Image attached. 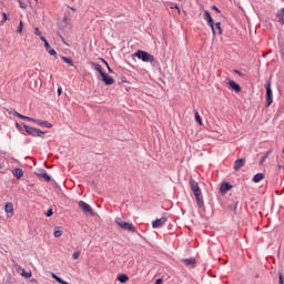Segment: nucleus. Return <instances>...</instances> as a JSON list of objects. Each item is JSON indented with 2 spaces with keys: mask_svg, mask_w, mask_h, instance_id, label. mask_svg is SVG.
Returning a JSON list of instances; mask_svg holds the SVG:
<instances>
[{
  "mask_svg": "<svg viewBox=\"0 0 284 284\" xmlns=\"http://www.w3.org/2000/svg\"><path fill=\"white\" fill-rule=\"evenodd\" d=\"M23 276H24L26 278H30V276H32V273H24Z\"/></svg>",
  "mask_w": 284,
  "mask_h": 284,
  "instance_id": "e433bc0d",
  "label": "nucleus"
},
{
  "mask_svg": "<svg viewBox=\"0 0 284 284\" xmlns=\"http://www.w3.org/2000/svg\"><path fill=\"white\" fill-rule=\"evenodd\" d=\"M79 256H81V252L75 251L72 255V258H74V261H77V258H79Z\"/></svg>",
  "mask_w": 284,
  "mask_h": 284,
  "instance_id": "7c9ffc66",
  "label": "nucleus"
},
{
  "mask_svg": "<svg viewBox=\"0 0 284 284\" xmlns=\"http://www.w3.org/2000/svg\"><path fill=\"white\" fill-rule=\"evenodd\" d=\"M51 57H57V51L54 49H49L47 51Z\"/></svg>",
  "mask_w": 284,
  "mask_h": 284,
  "instance_id": "c756f323",
  "label": "nucleus"
},
{
  "mask_svg": "<svg viewBox=\"0 0 284 284\" xmlns=\"http://www.w3.org/2000/svg\"><path fill=\"white\" fill-rule=\"evenodd\" d=\"M44 48H45L47 52L52 49V47L50 45V43L48 41H45Z\"/></svg>",
  "mask_w": 284,
  "mask_h": 284,
  "instance_id": "473e14b6",
  "label": "nucleus"
},
{
  "mask_svg": "<svg viewBox=\"0 0 284 284\" xmlns=\"http://www.w3.org/2000/svg\"><path fill=\"white\" fill-rule=\"evenodd\" d=\"M203 19L207 22V26H210L213 36L216 37V29H214V19H212V14H210V11H204Z\"/></svg>",
  "mask_w": 284,
  "mask_h": 284,
  "instance_id": "423d86ee",
  "label": "nucleus"
},
{
  "mask_svg": "<svg viewBox=\"0 0 284 284\" xmlns=\"http://www.w3.org/2000/svg\"><path fill=\"white\" fill-rule=\"evenodd\" d=\"M229 85L232 88V90H234V92H241V85H239V83L235 81L230 80Z\"/></svg>",
  "mask_w": 284,
  "mask_h": 284,
  "instance_id": "dca6fc26",
  "label": "nucleus"
},
{
  "mask_svg": "<svg viewBox=\"0 0 284 284\" xmlns=\"http://www.w3.org/2000/svg\"><path fill=\"white\" fill-rule=\"evenodd\" d=\"M234 72H235V74H239V77H242V73H241V71H239V70H235Z\"/></svg>",
  "mask_w": 284,
  "mask_h": 284,
  "instance_id": "ea45409f",
  "label": "nucleus"
},
{
  "mask_svg": "<svg viewBox=\"0 0 284 284\" xmlns=\"http://www.w3.org/2000/svg\"><path fill=\"white\" fill-rule=\"evenodd\" d=\"M265 88H266V108H270V105H272V103L274 102L273 93H272V82L267 81Z\"/></svg>",
  "mask_w": 284,
  "mask_h": 284,
  "instance_id": "39448f33",
  "label": "nucleus"
},
{
  "mask_svg": "<svg viewBox=\"0 0 284 284\" xmlns=\"http://www.w3.org/2000/svg\"><path fill=\"white\" fill-rule=\"evenodd\" d=\"M7 112L9 113V114H13V116H18V119H28V116H26V115H22L21 113H19V112H17V111H10V110H7Z\"/></svg>",
  "mask_w": 284,
  "mask_h": 284,
  "instance_id": "6ab92c4d",
  "label": "nucleus"
},
{
  "mask_svg": "<svg viewBox=\"0 0 284 284\" xmlns=\"http://www.w3.org/2000/svg\"><path fill=\"white\" fill-rule=\"evenodd\" d=\"M61 92H63V90L61 88H58V94L61 95Z\"/></svg>",
  "mask_w": 284,
  "mask_h": 284,
  "instance_id": "a19ab883",
  "label": "nucleus"
},
{
  "mask_svg": "<svg viewBox=\"0 0 284 284\" xmlns=\"http://www.w3.org/2000/svg\"><path fill=\"white\" fill-rule=\"evenodd\" d=\"M23 128L27 132V134H30L31 136H43V131L37 129V128H32L30 125H26L23 124Z\"/></svg>",
  "mask_w": 284,
  "mask_h": 284,
  "instance_id": "0eeeda50",
  "label": "nucleus"
},
{
  "mask_svg": "<svg viewBox=\"0 0 284 284\" xmlns=\"http://www.w3.org/2000/svg\"><path fill=\"white\" fill-rule=\"evenodd\" d=\"M171 10H179V13H181V9H179V4L171 3Z\"/></svg>",
  "mask_w": 284,
  "mask_h": 284,
  "instance_id": "c85d7f7f",
  "label": "nucleus"
},
{
  "mask_svg": "<svg viewBox=\"0 0 284 284\" xmlns=\"http://www.w3.org/2000/svg\"><path fill=\"white\" fill-rule=\"evenodd\" d=\"M4 21H8V14L6 12H2L1 24H3Z\"/></svg>",
  "mask_w": 284,
  "mask_h": 284,
  "instance_id": "2f4dec72",
  "label": "nucleus"
},
{
  "mask_svg": "<svg viewBox=\"0 0 284 284\" xmlns=\"http://www.w3.org/2000/svg\"><path fill=\"white\" fill-rule=\"evenodd\" d=\"M100 77L105 85H112L114 83V79H112V77L108 75L105 72H103Z\"/></svg>",
  "mask_w": 284,
  "mask_h": 284,
  "instance_id": "9d476101",
  "label": "nucleus"
},
{
  "mask_svg": "<svg viewBox=\"0 0 284 284\" xmlns=\"http://www.w3.org/2000/svg\"><path fill=\"white\" fill-rule=\"evenodd\" d=\"M17 32L19 34H21L23 32V21H20L19 26H18V29H17Z\"/></svg>",
  "mask_w": 284,
  "mask_h": 284,
  "instance_id": "cd10ccee",
  "label": "nucleus"
},
{
  "mask_svg": "<svg viewBox=\"0 0 284 284\" xmlns=\"http://www.w3.org/2000/svg\"><path fill=\"white\" fill-rule=\"evenodd\" d=\"M0 170H3V163L0 162Z\"/></svg>",
  "mask_w": 284,
  "mask_h": 284,
  "instance_id": "49530a36",
  "label": "nucleus"
},
{
  "mask_svg": "<svg viewBox=\"0 0 284 284\" xmlns=\"http://www.w3.org/2000/svg\"><path fill=\"white\" fill-rule=\"evenodd\" d=\"M34 34H36L37 37H41V32H40L39 28H36V29H34Z\"/></svg>",
  "mask_w": 284,
  "mask_h": 284,
  "instance_id": "c9c22d12",
  "label": "nucleus"
},
{
  "mask_svg": "<svg viewBox=\"0 0 284 284\" xmlns=\"http://www.w3.org/2000/svg\"><path fill=\"white\" fill-rule=\"evenodd\" d=\"M23 121H31L32 123H37L38 125H41L42 128H52V125L50 124V122L48 121H43V120H36L33 118L27 116L22 119Z\"/></svg>",
  "mask_w": 284,
  "mask_h": 284,
  "instance_id": "6e6552de",
  "label": "nucleus"
},
{
  "mask_svg": "<svg viewBox=\"0 0 284 284\" xmlns=\"http://www.w3.org/2000/svg\"><path fill=\"white\" fill-rule=\"evenodd\" d=\"M190 186L196 199V203L199 207H203V193L201 192V187L199 186V183L194 180H190Z\"/></svg>",
  "mask_w": 284,
  "mask_h": 284,
  "instance_id": "f257e3e1",
  "label": "nucleus"
},
{
  "mask_svg": "<svg viewBox=\"0 0 284 284\" xmlns=\"http://www.w3.org/2000/svg\"><path fill=\"white\" fill-rule=\"evenodd\" d=\"M133 57H136V59H140V61H143L144 63H154V55L143 50H138L133 53Z\"/></svg>",
  "mask_w": 284,
  "mask_h": 284,
  "instance_id": "f03ea898",
  "label": "nucleus"
},
{
  "mask_svg": "<svg viewBox=\"0 0 284 284\" xmlns=\"http://www.w3.org/2000/svg\"><path fill=\"white\" fill-rule=\"evenodd\" d=\"M52 214H54V212L52 211V209H49L45 213V216H52Z\"/></svg>",
  "mask_w": 284,
  "mask_h": 284,
  "instance_id": "72a5a7b5",
  "label": "nucleus"
},
{
  "mask_svg": "<svg viewBox=\"0 0 284 284\" xmlns=\"http://www.w3.org/2000/svg\"><path fill=\"white\" fill-rule=\"evenodd\" d=\"M270 154H272V150L267 151L265 153V155L262 156V159L260 161L261 165H263V163H265V161L267 160V156H270Z\"/></svg>",
  "mask_w": 284,
  "mask_h": 284,
  "instance_id": "a878e982",
  "label": "nucleus"
},
{
  "mask_svg": "<svg viewBox=\"0 0 284 284\" xmlns=\"http://www.w3.org/2000/svg\"><path fill=\"white\" fill-rule=\"evenodd\" d=\"M13 176H16V179H21V176H23V170L14 169Z\"/></svg>",
  "mask_w": 284,
  "mask_h": 284,
  "instance_id": "aec40b11",
  "label": "nucleus"
},
{
  "mask_svg": "<svg viewBox=\"0 0 284 284\" xmlns=\"http://www.w3.org/2000/svg\"><path fill=\"white\" fill-rule=\"evenodd\" d=\"M115 223L116 225H119V227H121V230H125L126 232H136V227H134V224L122 221L121 217H116Z\"/></svg>",
  "mask_w": 284,
  "mask_h": 284,
  "instance_id": "20e7f679",
  "label": "nucleus"
},
{
  "mask_svg": "<svg viewBox=\"0 0 284 284\" xmlns=\"http://www.w3.org/2000/svg\"><path fill=\"white\" fill-rule=\"evenodd\" d=\"M280 284H284L283 273H278Z\"/></svg>",
  "mask_w": 284,
  "mask_h": 284,
  "instance_id": "f704fd0d",
  "label": "nucleus"
},
{
  "mask_svg": "<svg viewBox=\"0 0 284 284\" xmlns=\"http://www.w3.org/2000/svg\"><path fill=\"white\" fill-rule=\"evenodd\" d=\"M102 61H103L104 65H106V68H108V65H110V64H108V61H105V60H102Z\"/></svg>",
  "mask_w": 284,
  "mask_h": 284,
  "instance_id": "a18cd8bd",
  "label": "nucleus"
},
{
  "mask_svg": "<svg viewBox=\"0 0 284 284\" xmlns=\"http://www.w3.org/2000/svg\"><path fill=\"white\" fill-rule=\"evenodd\" d=\"M277 19L283 23L284 22V8L281 9L278 12H277Z\"/></svg>",
  "mask_w": 284,
  "mask_h": 284,
  "instance_id": "b1692460",
  "label": "nucleus"
},
{
  "mask_svg": "<svg viewBox=\"0 0 284 284\" xmlns=\"http://www.w3.org/2000/svg\"><path fill=\"white\" fill-rule=\"evenodd\" d=\"M4 212L7 214V217L10 219L14 214V205H12V203L8 202L4 205Z\"/></svg>",
  "mask_w": 284,
  "mask_h": 284,
  "instance_id": "1a4fd4ad",
  "label": "nucleus"
},
{
  "mask_svg": "<svg viewBox=\"0 0 284 284\" xmlns=\"http://www.w3.org/2000/svg\"><path fill=\"white\" fill-rule=\"evenodd\" d=\"M16 128H17L18 130H21V125H19L18 122H16Z\"/></svg>",
  "mask_w": 284,
  "mask_h": 284,
  "instance_id": "79ce46f5",
  "label": "nucleus"
},
{
  "mask_svg": "<svg viewBox=\"0 0 284 284\" xmlns=\"http://www.w3.org/2000/svg\"><path fill=\"white\" fill-rule=\"evenodd\" d=\"M245 165V159H237L235 162H234V170L236 172H239V170H241V168H243Z\"/></svg>",
  "mask_w": 284,
  "mask_h": 284,
  "instance_id": "f8f14e48",
  "label": "nucleus"
},
{
  "mask_svg": "<svg viewBox=\"0 0 284 284\" xmlns=\"http://www.w3.org/2000/svg\"><path fill=\"white\" fill-rule=\"evenodd\" d=\"M61 234H63V233L61 232V230H59V227H55V229H54V233H53L54 237H55V239H59V237L61 236Z\"/></svg>",
  "mask_w": 284,
  "mask_h": 284,
  "instance_id": "bb28decb",
  "label": "nucleus"
},
{
  "mask_svg": "<svg viewBox=\"0 0 284 284\" xmlns=\"http://www.w3.org/2000/svg\"><path fill=\"white\" fill-rule=\"evenodd\" d=\"M213 10H216L217 12H221L216 6L213 7Z\"/></svg>",
  "mask_w": 284,
  "mask_h": 284,
  "instance_id": "c03bdc74",
  "label": "nucleus"
},
{
  "mask_svg": "<svg viewBox=\"0 0 284 284\" xmlns=\"http://www.w3.org/2000/svg\"><path fill=\"white\" fill-rule=\"evenodd\" d=\"M232 187V184H230L229 182H224L222 183V185L220 186V192L222 194H225L226 192H230V189Z\"/></svg>",
  "mask_w": 284,
  "mask_h": 284,
  "instance_id": "4468645a",
  "label": "nucleus"
},
{
  "mask_svg": "<svg viewBox=\"0 0 284 284\" xmlns=\"http://www.w3.org/2000/svg\"><path fill=\"white\" fill-rule=\"evenodd\" d=\"M118 281H119L120 283H128L129 277H128V275L122 274V275H120V276L118 277Z\"/></svg>",
  "mask_w": 284,
  "mask_h": 284,
  "instance_id": "5701e85b",
  "label": "nucleus"
},
{
  "mask_svg": "<svg viewBox=\"0 0 284 284\" xmlns=\"http://www.w3.org/2000/svg\"><path fill=\"white\" fill-rule=\"evenodd\" d=\"M91 65L93 67V70L99 72L100 75L103 74V68L101 67V64L92 62Z\"/></svg>",
  "mask_w": 284,
  "mask_h": 284,
  "instance_id": "a211bd4d",
  "label": "nucleus"
},
{
  "mask_svg": "<svg viewBox=\"0 0 284 284\" xmlns=\"http://www.w3.org/2000/svg\"><path fill=\"white\" fill-rule=\"evenodd\" d=\"M38 176H40V179H44V181H47V183H50L51 179L50 175L48 174V172L41 170L38 172Z\"/></svg>",
  "mask_w": 284,
  "mask_h": 284,
  "instance_id": "2eb2a0df",
  "label": "nucleus"
},
{
  "mask_svg": "<svg viewBox=\"0 0 284 284\" xmlns=\"http://www.w3.org/2000/svg\"><path fill=\"white\" fill-rule=\"evenodd\" d=\"M194 114L196 123H199V125H203V121H201V114H199V111L194 110Z\"/></svg>",
  "mask_w": 284,
  "mask_h": 284,
  "instance_id": "4be33fe9",
  "label": "nucleus"
},
{
  "mask_svg": "<svg viewBox=\"0 0 284 284\" xmlns=\"http://www.w3.org/2000/svg\"><path fill=\"white\" fill-rule=\"evenodd\" d=\"M165 221H168L166 217L158 219V220H155V221L152 222V227H154V229L161 227V225H164V224H165Z\"/></svg>",
  "mask_w": 284,
  "mask_h": 284,
  "instance_id": "ddd939ff",
  "label": "nucleus"
},
{
  "mask_svg": "<svg viewBox=\"0 0 284 284\" xmlns=\"http://www.w3.org/2000/svg\"><path fill=\"white\" fill-rule=\"evenodd\" d=\"M40 39H41V41H43V43H45V41H48V40L45 39V37H43V36H40Z\"/></svg>",
  "mask_w": 284,
  "mask_h": 284,
  "instance_id": "58836bf2",
  "label": "nucleus"
},
{
  "mask_svg": "<svg viewBox=\"0 0 284 284\" xmlns=\"http://www.w3.org/2000/svg\"><path fill=\"white\" fill-rule=\"evenodd\" d=\"M265 179V175L263 173H257L253 176V182L254 183H261Z\"/></svg>",
  "mask_w": 284,
  "mask_h": 284,
  "instance_id": "f3484780",
  "label": "nucleus"
},
{
  "mask_svg": "<svg viewBox=\"0 0 284 284\" xmlns=\"http://www.w3.org/2000/svg\"><path fill=\"white\" fill-rule=\"evenodd\" d=\"M78 207L87 216H97V213L94 212V209H92V206H90V204L85 203L84 201H79L78 202Z\"/></svg>",
  "mask_w": 284,
  "mask_h": 284,
  "instance_id": "7ed1b4c3",
  "label": "nucleus"
},
{
  "mask_svg": "<svg viewBox=\"0 0 284 284\" xmlns=\"http://www.w3.org/2000/svg\"><path fill=\"white\" fill-rule=\"evenodd\" d=\"M281 168H283L282 165H278V169L281 170Z\"/></svg>",
  "mask_w": 284,
  "mask_h": 284,
  "instance_id": "09e8293b",
  "label": "nucleus"
},
{
  "mask_svg": "<svg viewBox=\"0 0 284 284\" xmlns=\"http://www.w3.org/2000/svg\"><path fill=\"white\" fill-rule=\"evenodd\" d=\"M182 263H184L186 267H194L196 265V258L194 257L183 258Z\"/></svg>",
  "mask_w": 284,
  "mask_h": 284,
  "instance_id": "9b49d317",
  "label": "nucleus"
},
{
  "mask_svg": "<svg viewBox=\"0 0 284 284\" xmlns=\"http://www.w3.org/2000/svg\"><path fill=\"white\" fill-rule=\"evenodd\" d=\"M215 34H223V30L221 29V22L215 23L214 26Z\"/></svg>",
  "mask_w": 284,
  "mask_h": 284,
  "instance_id": "412c9836",
  "label": "nucleus"
},
{
  "mask_svg": "<svg viewBox=\"0 0 284 284\" xmlns=\"http://www.w3.org/2000/svg\"><path fill=\"white\" fill-rule=\"evenodd\" d=\"M154 284H163V280L158 278Z\"/></svg>",
  "mask_w": 284,
  "mask_h": 284,
  "instance_id": "4c0bfd02",
  "label": "nucleus"
},
{
  "mask_svg": "<svg viewBox=\"0 0 284 284\" xmlns=\"http://www.w3.org/2000/svg\"><path fill=\"white\" fill-rule=\"evenodd\" d=\"M20 8L26 9V4H23V2H20Z\"/></svg>",
  "mask_w": 284,
  "mask_h": 284,
  "instance_id": "37998d69",
  "label": "nucleus"
},
{
  "mask_svg": "<svg viewBox=\"0 0 284 284\" xmlns=\"http://www.w3.org/2000/svg\"><path fill=\"white\" fill-rule=\"evenodd\" d=\"M106 68H108L109 72H112V69L110 68V65H108Z\"/></svg>",
  "mask_w": 284,
  "mask_h": 284,
  "instance_id": "de8ad7c7",
  "label": "nucleus"
},
{
  "mask_svg": "<svg viewBox=\"0 0 284 284\" xmlns=\"http://www.w3.org/2000/svg\"><path fill=\"white\" fill-rule=\"evenodd\" d=\"M61 59H62V61H63L64 63H67L68 65H71V67L74 65V63L72 62V59L67 58V57H61Z\"/></svg>",
  "mask_w": 284,
  "mask_h": 284,
  "instance_id": "393cba45",
  "label": "nucleus"
}]
</instances>
